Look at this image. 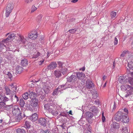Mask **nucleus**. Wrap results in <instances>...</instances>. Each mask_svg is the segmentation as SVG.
<instances>
[{"mask_svg":"<svg viewBox=\"0 0 133 133\" xmlns=\"http://www.w3.org/2000/svg\"><path fill=\"white\" fill-rule=\"evenodd\" d=\"M121 90L123 91L126 90L127 89L126 88V87H125V86L124 85H121Z\"/></svg>","mask_w":133,"mask_h":133,"instance_id":"obj_58","label":"nucleus"},{"mask_svg":"<svg viewBox=\"0 0 133 133\" xmlns=\"http://www.w3.org/2000/svg\"><path fill=\"white\" fill-rule=\"evenodd\" d=\"M12 89V90L15 92V94H16V90H17V87L16 86H14L12 87L11 88Z\"/></svg>","mask_w":133,"mask_h":133,"instance_id":"obj_60","label":"nucleus"},{"mask_svg":"<svg viewBox=\"0 0 133 133\" xmlns=\"http://www.w3.org/2000/svg\"><path fill=\"white\" fill-rule=\"evenodd\" d=\"M24 46L25 47V48L28 49H30L33 47V43L30 42L28 43L27 44H25Z\"/></svg>","mask_w":133,"mask_h":133,"instance_id":"obj_28","label":"nucleus"},{"mask_svg":"<svg viewBox=\"0 0 133 133\" xmlns=\"http://www.w3.org/2000/svg\"><path fill=\"white\" fill-rule=\"evenodd\" d=\"M57 63L58 65V67L59 68V69L61 68H62L64 67L63 65L64 64V62H62L60 61H58Z\"/></svg>","mask_w":133,"mask_h":133,"instance_id":"obj_36","label":"nucleus"},{"mask_svg":"<svg viewBox=\"0 0 133 133\" xmlns=\"http://www.w3.org/2000/svg\"><path fill=\"white\" fill-rule=\"evenodd\" d=\"M86 125L87 131H91L92 127L91 126L89 123L86 124Z\"/></svg>","mask_w":133,"mask_h":133,"instance_id":"obj_40","label":"nucleus"},{"mask_svg":"<svg viewBox=\"0 0 133 133\" xmlns=\"http://www.w3.org/2000/svg\"><path fill=\"white\" fill-rule=\"evenodd\" d=\"M29 94L27 92H25L22 94V98L24 100H26L29 97Z\"/></svg>","mask_w":133,"mask_h":133,"instance_id":"obj_37","label":"nucleus"},{"mask_svg":"<svg viewBox=\"0 0 133 133\" xmlns=\"http://www.w3.org/2000/svg\"><path fill=\"white\" fill-rule=\"evenodd\" d=\"M48 79L47 77H44L42 79L41 82H43L45 81H47Z\"/></svg>","mask_w":133,"mask_h":133,"instance_id":"obj_61","label":"nucleus"},{"mask_svg":"<svg viewBox=\"0 0 133 133\" xmlns=\"http://www.w3.org/2000/svg\"><path fill=\"white\" fill-rule=\"evenodd\" d=\"M10 99L8 97H7L6 96L4 97L3 96V99L2 100V101L4 103L5 102L8 101Z\"/></svg>","mask_w":133,"mask_h":133,"instance_id":"obj_51","label":"nucleus"},{"mask_svg":"<svg viewBox=\"0 0 133 133\" xmlns=\"http://www.w3.org/2000/svg\"><path fill=\"white\" fill-rule=\"evenodd\" d=\"M40 53L38 51L36 54L34 55V58H36L38 57L40 55Z\"/></svg>","mask_w":133,"mask_h":133,"instance_id":"obj_57","label":"nucleus"},{"mask_svg":"<svg viewBox=\"0 0 133 133\" xmlns=\"http://www.w3.org/2000/svg\"><path fill=\"white\" fill-rule=\"evenodd\" d=\"M127 78H126L125 80H124L122 77L119 76V77L118 80L119 82L122 84H124L127 82Z\"/></svg>","mask_w":133,"mask_h":133,"instance_id":"obj_24","label":"nucleus"},{"mask_svg":"<svg viewBox=\"0 0 133 133\" xmlns=\"http://www.w3.org/2000/svg\"><path fill=\"white\" fill-rule=\"evenodd\" d=\"M6 75L7 76V77H8L9 79H10V80H12L13 78V77L11 71L9 73H8L7 75Z\"/></svg>","mask_w":133,"mask_h":133,"instance_id":"obj_41","label":"nucleus"},{"mask_svg":"<svg viewBox=\"0 0 133 133\" xmlns=\"http://www.w3.org/2000/svg\"><path fill=\"white\" fill-rule=\"evenodd\" d=\"M14 94H13L10 95V100L13 103L15 104L18 101L19 99L18 97L16 94L14 96Z\"/></svg>","mask_w":133,"mask_h":133,"instance_id":"obj_8","label":"nucleus"},{"mask_svg":"<svg viewBox=\"0 0 133 133\" xmlns=\"http://www.w3.org/2000/svg\"><path fill=\"white\" fill-rule=\"evenodd\" d=\"M22 114V113H19L17 116L15 117V119L16 121L19 122L23 118L21 115Z\"/></svg>","mask_w":133,"mask_h":133,"instance_id":"obj_29","label":"nucleus"},{"mask_svg":"<svg viewBox=\"0 0 133 133\" xmlns=\"http://www.w3.org/2000/svg\"><path fill=\"white\" fill-rule=\"evenodd\" d=\"M131 77H129L127 79V82H128L132 85H133V72H131L130 74Z\"/></svg>","mask_w":133,"mask_h":133,"instance_id":"obj_21","label":"nucleus"},{"mask_svg":"<svg viewBox=\"0 0 133 133\" xmlns=\"http://www.w3.org/2000/svg\"><path fill=\"white\" fill-rule=\"evenodd\" d=\"M12 113L14 115H16L17 114H19L20 112L19 108L17 106H14L12 107Z\"/></svg>","mask_w":133,"mask_h":133,"instance_id":"obj_14","label":"nucleus"},{"mask_svg":"<svg viewBox=\"0 0 133 133\" xmlns=\"http://www.w3.org/2000/svg\"><path fill=\"white\" fill-rule=\"evenodd\" d=\"M102 121L103 122H104L105 121V118L104 116V113L103 112L102 114Z\"/></svg>","mask_w":133,"mask_h":133,"instance_id":"obj_54","label":"nucleus"},{"mask_svg":"<svg viewBox=\"0 0 133 133\" xmlns=\"http://www.w3.org/2000/svg\"><path fill=\"white\" fill-rule=\"evenodd\" d=\"M52 111L51 113L54 116H57L58 114V111L59 110L57 109H55Z\"/></svg>","mask_w":133,"mask_h":133,"instance_id":"obj_39","label":"nucleus"},{"mask_svg":"<svg viewBox=\"0 0 133 133\" xmlns=\"http://www.w3.org/2000/svg\"><path fill=\"white\" fill-rule=\"evenodd\" d=\"M54 74L56 78H58L62 76V73L59 69L55 70Z\"/></svg>","mask_w":133,"mask_h":133,"instance_id":"obj_17","label":"nucleus"},{"mask_svg":"<svg viewBox=\"0 0 133 133\" xmlns=\"http://www.w3.org/2000/svg\"><path fill=\"white\" fill-rule=\"evenodd\" d=\"M124 112L125 113V114H126V115H127L128 113V109L126 108H125L124 109Z\"/></svg>","mask_w":133,"mask_h":133,"instance_id":"obj_64","label":"nucleus"},{"mask_svg":"<svg viewBox=\"0 0 133 133\" xmlns=\"http://www.w3.org/2000/svg\"><path fill=\"white\" fill-rule=\"evenodd\" d=\"M44 108L50 112H51L56 109V106L53 104L47 103L44 106Z\"/></svg>","mask_w":133,"mask_h":133,"instance_id":"obj_4","label":"nucleus"},{"mask_svg":"<svg viewBox=\"0 0 133 133\" xmlns=\"http://www.w3.org/2000/svg\"><path fill=\"white\" fill-rule=\"evenodd\" d=\"M12 105H6L5 106V107L4 109L6 110H9L11 108L12 109V107H13Z\"/></svg>","mask_w":133,"mask_h":133,"instance_id":"obj_45","label":"nucleus"},{"mask_svg":"<svg viewBox=\"0 0 133 133\" xmlns=\"http://www.w3.org/2000/svg\"><path fill=\"white\" fill-rule=\"evenodd\" d=\"M125 114L120 110L116 113L114 116V119L117 122L121 121L125 116L124 115Z\"/></svg>","mask_w":133,"mask_h":133,"instance_id":"obj_2","label":"nucleus"},{"mask_svg":"<svg viewBox=\"0 0 133 133\" xmlns=\"http://www.w3.org/2000/svg\"><path fill=\"white\" fill-rule=\"evenodd\" d=\"M131 63H128L127 66L128 68H127V72L128 74H131V72H133L131 71L133 70V66L130 64Z\"/></svg>","mask_w":133,"mask_h":133,"instance_id":"obj_16","label":"nucleus"},{"mask_svg":"<svg viewBox=\"0 0 133 133\" xmlns=\"http://www.w3.org/2000/svg\"><path fill=\"white\" fill-rule=\"evenodd\" d=\"M42 17V15H39L37 17V19L39 21H40L41 20V19Z\"/></svg>","mask_w":133,"mask_h":133,"instance_id":"obj_56","label":"nucleus"},{"mask_svg":"<svg viewBox=\"0 0 133 133\" xmlns=\"http://www.w3.org/2000/svg\"><path fill=\"white\" fill-rule=\"evenodd\" d=\"M19 42L20 44H24V46L25 45L26 39L24 38V37L23 36H20L19 37Z\"/></svg>","mask_w":133,"mask_h":133,"instance_id":"obj_32","label":"nucleus"},{"mask_svg":"<svg viewBox=\"0 0 133 133\" xmlns=\"http://www.w3.org/2000/svg\"><path fill=\"white\" fill-rule=\"evenodd\" d=\"M50 132L49 129H46L45 130L41 129L40 131V133H49Z\"/></svg>","mask_w":133,"mask_h":133,"instance_id":"obj_46","label":"nucleus"},{"mask_svg":"<svg viewBox=\"0 0 133 133\" xmlns=\"http://www.w3.org/2000/svg\"><path fill=\"white\" fill-rule=\"evenodd\" d=\"M75 18H71L67 20V21L68 22H72L75 21Z\"/></svg>","mask_w":133,"mask_h":133,"instance_id":"obj_52","label":"nucleus"},{"mask_svg":"<svg viewBox=\"0 0 133 133\" xmlns=\"http://www.w3.org/2000/svg\"><path fill=\"white\" fill-rule=\"evenodd\" d=\"M30 123V122L26 121L25 122L24 126L22 127V128H24L27 131L31 128L32 127L31 126Z\"/></svg>","mask_w":133,"mask_h":133,"instance_id":"obj_15","label":"nucleus"},{"mask_svg":"<svg viewBox=\"0 0 133 133\" xmlns=\"http://www.w3.org/2000/svg\"><path fill=\"white\" fill-rule=\"evenodd\" d=\"M59 70H60L61 73H62L63 75H64L66 74L68 71V69L65 67L64 66V67L62 68H61L60 69H59Z\"/></svg>","mask_w":133,"mask_h":133,"instance_id":"obj_25","label":"nucleus"},{"mask_svg":"<svg viewBox=\"0 0 133 133\" xmlns=\"http://www.w3.org/2000/svg\"><path fill=\"white\" fill-rule=\"evenodd\" d=\"M21 64L23 66H27L28 65V61L27 59L24 58L22 60Z\"/></svg>","mask_w":133,"mask_h":133,"instance_id":"obj_22","label":"nucleus"},{"mask_svg":"<svg viewBox=\"0 0 133 133\" xmlns=\"http://www.w3.org/2000/svg\"><path fill=\"white\" fill-rule=\"evenodd\" d=\"M36 92H37V94L38 96L41 95L43 93L42 90V89L38 90H36Z\"/></svg>","mask_w":133,"mask_h":133,"instance_id":"obj_48","label":"nucleus"},{"mask_svg":"<svg viewBox=\"0 0 133 133\" xmlns=\"http://www.w3.org/2000/svg\"><path fill=\"white\" fill-rule=\"evenodd\" d=\"M60 116H62L63 117H68V114H67V113H66V112H61L60 114H59L58 116V117H60Z\"/></svg>","mask_w":133,"mask_h":133,"instance_id":"obj_43","label":"nucleus"},{"mask_svg":"<svg viewBox=\"0 0 133 133\" xmlns=\"http://www.w3.org/2000/svg\"><path fill=\"white\" fill-rule=\"evenodd\" d=\"M22 67L19 66H18L16 68V72L17 74L21 73L23 70Z\"/></svg>","mask_w":133,"mask_h":133,"instance_id":"obj_30","label":"nucleus"},{"mask_svg":"<svg viewBox=\"0 0 133 133\" xmlns=\"http://www.w3.org/2000/svg\"><path fill=\"white\" fill-rule=\"evenodd\" d=\"M128 88L130 89L127 91L129 94L131 95L132 94L133 91V87H131L129 85H128L127 86Z\"/></svg>","mask_w":133,"mask_h":133,"instance_id":"obj_33","label":"nucleus"},{"mask_svg":"<svg viewBox=\"0 0 133 133\" xmlns=\"http://www.w3.org/2000/svg\"><path fill=\"white\" fill-rule=\"evenodd\" d=\"M37 114L36 113H34L30 116L29 118L32 121L34 122L38 119Z\"/></svg>","mask_w":133,"mask_h":133,"instance_id":"obj_20","label":"nucleus"},{"mask_svg":"<svg viewBox=\"0 0 133 133\" xmlns=\"http://www.w3.org/2000/svg\"><path fill=\"white\" fill-rule=\"evenodd\" d=\"M126 114L124 115V116L122 119V122L123 123H127L129 121V119L128 117H127V115H126Z\"/></svg>","mask_w":133,"mask_h":133,"instance_id":"obj_23","label":"nucleus"},{"mask_svg":"<svg viewBox=\"0 0 133 133\" xmlns=\"http://www.w3.org/2000/svg\"><path fill=\"white\" fill-rule=\"evenodd\" d=\"M75 74L76 75L77 78L81 80H83L85 77L84 74L82 72H76Z\"/></svg>","mask_w":133,"mask_h":133,"instance_id":"obj_12","label":"nucleus"},{"mask_svg":"<svg viewBox=\"0 0 133 133\" xmlns=\"http://www.w3.org/2000/svg\"><path fill=\"white\" fill-rule=\"evenodd\" d=\"M89 110L94 113L97 114L98 112V109L97 107L95 106H92L90 107L89 109Z\"/></svg>","mask_w":133,"mask_h":133,"instance_id":"obj_19","label":"nucleus"},{"mask_svg":"<svg viewBox=\"0 0 133 133\" xmlns=\"http://www.w3.org/2000/svg\"><path fill=\"white\" fill-rule=\"evenodd\" d=\"M4 44L3 42H2L1 41L0 42V48H4L5 47V45Z\"/></svg>","mask_w":133,"mask_h":133,"instance_id":"obj_55","label":"nucleus"},{"mask_svg":"<svg viewBox=\"0 0 133 133\" xmlns=\"http://www.w3.org/2000/svg\"><path fill=\"white\" fill-rule=\"evenodd\" d=\"M37 9V8L35 7L34 5H33L32 6L31 9V12H33L35 11Z\"/></svg>","mask_w":133,"mask_h":133,"instance_id":"obj_53","label":"nucleus"},{"mask_svg":"<svg viewBox=\"0 0 133 133\" xmlns=\"http://www.w3.org/2000/svg\"><path fill=\"white\" fill-rule=\"evenodd\" d=\"M114 44L115 45H117L118 43V39L116 37H115L114 39Z\"/></svg>","mask_w":133,"mask_h":133,"instance_id":"obj_62","label":"nucleus"},{"mask_svg":"<svg viewBox=\"0 0 133 133\" xmlns=\"http://www.w3.org/2000/svg\"><path fill=\"white\" fill-rule=\"evenodd\" d=\"M51 87L49 85H43V89L45 94H48L49 93H50Z\"/></svg>","mask_w":133,"mask_h":133,"instance_id":"obj_13","label":"nucleus"},{"mask_svg":"<svg viewBox=\"0 0 133 133\" xmlns=\"http://www.w3.org/2000/svg\"><path fill=\"white\" fill-rule=\"evenodd\" d=\"M38 35L37 32H35V34L30 33L29 34L28 37L32 39H35L38 37Z\"/></svg>","mask_w":133,"mask_h":133,"instance_id":"obj_18","label":"nucleus"},{"mask_svg":"<svg viewBox=\"0 0 133 133\" xmlns=\"http://www.w3.org/2000/svg\"><path fill=\"white\" fill-rule=\"evenodd\" d=\"M27 132L28 133H38L37 130L35 129L33 127L31 128Z\"/></svg>","mask_w":133,"mask_h":133,"instance_id":"obj_31","label":"nucleus"},{"mask_svg":"<svg viewBox=\"0 0 133 133\" xmlns=\"http://www.w3.org/2000/svg\"><path fill=\"white\" fill-rule=\"evenodd\" d=\"M38 123L41 126L44 127L46 125L47 121L46 118L45 117H41L38 118Z\"/></svg>","mask_w":133,"mask_h":133,"instance_id":"obj_6","label":"nucleus"},{"mask_svg":"<svg viewBox=\"0 0 133 133\" xmlns=\"http://www.w3.org/2000/svg\"><path fill=\"white\" fill-rule=\"evenodd\" d=\"M17 133H26V131L24 128H18L16 130Z\"/></svg>","mask_w":133,"mask_h":133,"instance_id":"obj_26","label":"nucleus"},{"mask_svg":"<svg viewBox=\"0 0 133 133\" xmlns=\"http://www.w3.org/2000/svg\"><path fill=\"white\" fill-rule=\"evenodd\" d=\"M10 71L9 69H6L3 71V73L4 74L6 75H7L8 73H9Z\"/></svg>","mask_w":133,"mask_h":133,"instance_id":"obj_49","label":"nucleus"},{"mask_svg":"<svg viewBox=\"0 0 133 133\" xmlns=\"http://www.w3.org/2000/svg\"><path fill=\"white\" fill-rule=\"evenodd\" d=\"M68 83H69V82H67H67H66V83L64 84V85L65 86V89L68 88H70L71 87V85L70 84H68Z\"/></svg>","mask_w":133,"mask_h":133,"instance_id":"obj_50","label":"nucleus"},{"mask_svg":"<svg viewBox=\"0 0 133 133\" xmlns=\"http://www.w3.org/2000/svg\"><path fill=\"white\" fill-rule=\"evenodd\" d=\"M13 9V6L11 4L9 3L7 5L6 8L5 13V16L6 17L9 16Z\"/></svg>","mask_w":133,"mask_h":133,"instance_id":"obj_5","label":"nucleus"},{"mask_svg":"<svg viewBox=\"0 0 133 133\" xmlns=\"http://www.w3.org/2000/svg\"><path fill=\"white\" fill-rule=\"evenodd\" d=\"M57 66V64L56 62H51L48 66L47 69L48 70H53L55 69Z\"/></svg>","mask_w":133,"mask_h":133,"instance_id":"obj_9","label":"nucleus"},{"mask_svg":"<svg viewBox=\"0 0 133 133\" xmlns=\"http://www.w3.org/2000/svg\"><path fill=\"white\" fill-rule=\"evenodd\" d=\"M123 132H124V133H127V132L128 133V130L127 128L125 127L124 128H123Z\"/></svg>","mask_w":133,"mask_h":133,"instance_id":"obj_63","label":"nucleus"},{"mask_svg":"<svg viewBox=\"0 0 133 133\" xmlns=\"http://www.w3.org/2000/svg\"><path fill=\"white\" fill-rule=\"evenodd\" d=\"M5 105V103L3 102H0V109H4Z\"/></svg>","mask_w":133,"mask_h":133,"instance_id":"obj_42","label":"nucleus"},{"mask_svg":"<svg viewBox=\"0 0 133 133\" xmlns=\"http://www.w3.org/2000/svg\"><path fill=\"white\" fill-rule=\"evenodd\" d=\"M119 128L118 123L116 122H113L112 124L111 125V132H113L115 130L118 129Z\"/></svg>","mask_w":133,"mask_h":133,"instance_id":"obj_10","label":"nucleus"},{"mask_svg":"<svg viewBox=\"0 0 133 133\" xmlns=\"http://www.w3.org/2000/svg\"><path fill=\"white\" fill-rule=\"evenodd\" d=\"M46 94H45V93H43V94L41 95L40 97L41 99H43L45 98L46 96Z\"/></svg>","mask_w":133,"mask_h":133,"instance_id":"obj_59","label":"nucleus"},{"mask_svg":"<svg viewBox=\"0 0 133 133\" xmlns=\"http://www.w3.org/2000/svg\"><path fill=\"white\" fill-rule=\"evenodd\" d=\"M77 28H75L74 29H71L69 30L68 31L71 34H74L75 33L77 30Z\"/></svg>","mask_w":133,"mask_h":133,"instance_id":"obj_47","label":"nucleus"},{"mask_svg":"<svg viewBox=\"0 0 133 133\" xmlns=\"http://www.w3.org/2000/svg\"><path fill=\"white\" fill-rule=\"evenodd\" d=\"M59 89H58V88H57L55 89L53 91L52 94L53 96H55L56 95H57L59 92Z\"/></svg>","mask_w":133,"mask_h":133,"instance_id":"obj_38","label":"nucleus"},{"mask_svg":"<svg viewBox=\"0 0 133 133\" xmlns=\"http://www.w3.org/2000/svg\"><path fill=\"white\" fill-rule=\"evenodd\" d=\"M116 15V12L111 11L110 13V16L112 19L115 17Z\"/></svg>","mask_w":133,"mask_h":133,"instance_id":"obj_44","label":"nucleus"},{"mask_svg":"<svg viewBox=\"0 0 133 133\" xmlns=\"http://www.w3.org/2000/svg\"><path fill=\"white\" fill-rule=\"evenodd\" d=\"M65 86L64 85V84H63L62 85H60L58 87V88L59 89V92L60 93H61V92L62 91L64 90H65Z\"/></svg>","mask_w":133,"mask_h":133,"instance_id":"obj_35","label":"nucleus"},{"mask_svg":"<svg viewBox=\"0 0 133 133\" xmlns=\"http://www.w3.org/2000/svg\"><path fill=\"white\" fill-rule=\"evenodd\" d=\"M4 88L5 90V92L6 95H10L11 93V90L8 88V86L4 87Z\"/></svg>","mask_w":133,"mask_h":133,"instance_id":"obj_34","label":"nucleus"},{"mask_svg":"<svg viewBox=\"0 0 133 133\" xmlns=\"http://www.w3.org/2000/svg\"><path fill=\"white\" fill-rule=\"evenodd\" d=\"M85 86L88 89H92L94 85L90 79H87L86 81Z\"/></svg>","mask_w":133,"mask_h":133,"instance_id":"obj_11","label":"nucleus"},{"mask_svg":"<svg viewBox=\"0 0 133 133\" xmlns=\"http://www.w3.org/2000/svg\"><path fill=\"white\" fill-rule=\"evenodd\" d=\"M84 116L87 121L89 123L91 124L93 122L94 119L93 118L94 114L92 113L90 111L87 112L85 113Z\"/></svg>","mask_w":133,"mask_h":133,"instance_id":"obj_1","label":"nucleus"},{"mask_svg":"<svg viewBox=\"0 0 133 133\" xmlns=\"http://www.w3.org/2000/svg\"><path fill=\"white\" fill-rule=\"evenodd\" d=\"M75 75V72L73 73L72 75L69 77L67 78V82H69V83L74 82L75 81L77 80V78Z\"/></svg>","mask_w":133,"mask_h":133,"instance_id":"obj_7","label":"nucleus"},{"mask_svg":"<svg viewBox=\"0 0 133 133\" xmlns=\"http://www.w3.org/2000/svg\"><path fill=\"white\" fill-rule=\"evenodd\" d=\"M38 100L37 98H32L30 101V105L32 106L34 108H36V111L37 108H38Z\"/></svg>","mask_w":133,"mask_h":133,"instance_id":"obj_3","label":"nucleus"},{"mask_svg":"<svg viewBox=\"0 0 133 133\" xmlns=\"http://www.w3.org/2000/svg\"><path fill=\"white\" fill-rule=\"evenodd\" d=\"M19 103L21 108H23L25 104V102L23 99L22 97H21L20 99Z\"/></svg>","mask_w":133,"mask_h":133,"instance_id":"obj_27","label":"nucleus"}]
</instances>
